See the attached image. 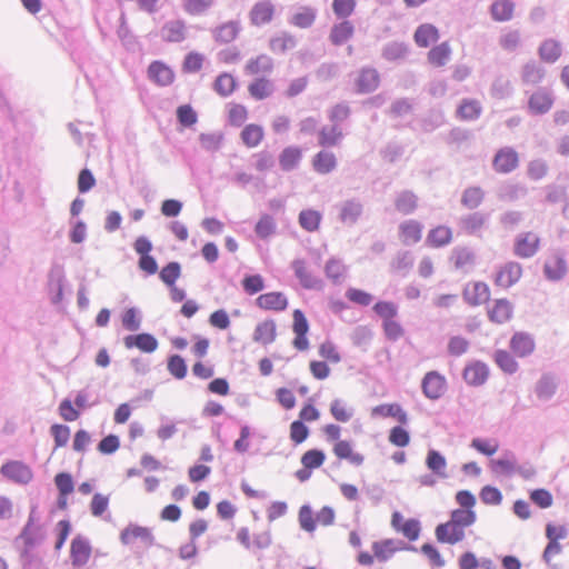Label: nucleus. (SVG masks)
Returning a JSON list of instances; mask_svg holds the SVG:
<instances>
[{
	"instance_id": "28",
	"label": "nucleus",
	"mask_w": 569,
	"mask_h": 569,
	"mask_svg": "<svg viewBox=\"0 0 569 569\" xmlns=\"http://www.w3.org/2000/svg\"><path fill=\"white\" fill-rule=\"evenodd\" d=\"M528 193V189L522 183L506 182L497 189V198L505 202H513Z\"/></svg>"
},
{
	"instance_id": "4",
	"label": "nucleus",
	"mask_w": 569,
	"mask_h": 569,
	"mask_svg": "<svg viewBox=\"0 0 569 569\" xmlns=\"http://www.w3.org/2000/svg\"><path fill=\"white\" fill-rule=\"evenodd\" d=\"M66 282L67 279L63 266L53 262L47 276V290L52 305L58 306L62 302Z\"/></svg>"
},
{
	"instance_id": "2",
	"label": "nucleus",
	"mask_w": 569,
	"mask_h": 569,
	"mask_svg": "<svg viewBox=\"0 0 569 569\" xmlns=\"http://www.w3.org/2000/svg\"><path fill=\"white\" fill-rule=\"evenodd\" d=\"M490 469L493 473L511 477L515 473L525 480H531L536 477L537 470L530 461L517 462L516 453L511 450H505L502 456L490 461Z\"/></svg>"
},
{
	"instance_id": "6",
	"label": "nucleus",
	"mask_w": 569,
	"mask_h": 569,
	"mask_svg": "<svg viewBox=\"0 0 569 569\" xmlns=\"http://www.w3.org/2000/svg\"><path fill=\"white\" fill-rule=\"evenodd\" d=\"M0 473L9 481L26 486L33 479V471L30 466L21 460H9L0 468Z\"/></svg>"
},
{
	"instance_id": "26",
	"label": "nucleus",
	"mask_w": 569,
	"mask_h": 569,
	"mask_svg": "<svg viewBox=\"0 0 569 569\" xmlns=\"http://www.w3.org/2000/svg\"><path fill=\"white\" fill-rule=\"evenodd\" d=\"M160 37L166 42H181L186 39V24L182 20L167 21L161 30Z\"/></svg>"
},
{
	"instance_id": "38",
	"label": "nucleus",
	"mask_w": 569,
	"mask_h": 569,
	"mask_svg": "<svg viewBox=\"0 0 569 569\" xmlns=\"http://www.w3.org/2000/svg\"><path fill=\"white\" fill-rule=\"evenodd\" d=\"M317 13L316 8L303 6L300 11L290 17L289 23L301 29H308L315 23Z\"/></svg>"
},
{
	"instance_id": "47",
	"label": "nucleus",
	"mask_w": 569,
	"mask_h": 569,
	"mask_svg": "<svg viewBox=\"0 0 569 569\" xmlns=\"http://www.w3.org/2000/svg\"><path fill=\"white\" fill-rule=\"evenodd\" d=\"M538 53L542 61L555 63L561 56V46L553 39H547L540 44Z\"/></svg>"
},
{
	"instance_id": "42",
	"label": "nucleus",
	"mask_w": 569,
	"mask_h": 569,
	"mask_svg": "<svg viewBox=\"0 0 569 569\" xmlns=\"http://www.w3.org/2000/svg\"><path fill=\"white\" fill-rule=\"evenodd\" d=\"M272 70L273 60L267 54H259L257 58L250 59L244 67L248 74L271 73Z\"/></svg>"
},
{
	"instance_id": "16",
	"label": "nucleus",
	"mask_w": 569,
	"mask_h": 569,
	"mask_svg": "<svg viewBox=\"0 0 569 569\" xmlns=\"http://www.w3.org/2000/svg\"><path fill=\"white\" fill-rule=\"evenodd\" d=\"M276 8L270 0H260L256 2L250 12V23L256 27L267 24L272 21Z\"/></svg>"
},
{
	"instance_id": "12",
	"label": "nucleus",
	"mask_w": 569,
	"mask_h": 569,
	"mask_svg": "<svg viewBox=\"0 0 569 569\" xmlns=\"http://www.w3.org/2000/svg\"><path fill=\"white\" fill-rule=\"evenodd\" d=\"M521 276V264L517 261H508L497 271L495 284L502 288H510L520 280Z\"/></svg>"
},
{
	"instance_id": "51",
	"label": "nucleus",
	"mask_w": 569,
	"mask_h": 569,
	"mask_svg": "<svg viewBox=\"0 0 569 569\" xmlns=\"http://www.w3.org/2000/svg\"><path fill=\"white\" fill-rule=\"evenodd\" d=\"M417 196L409 190L401 191L395 200L396 209L402 214H410L417 208Z\"/></svg>"
},
{
	"instance_id": "59",
	"label": "nucleus",
	"mask_w": 569,
	"mask_h": 569,
	"mask_svg": "<svg viewBox=\"0 0 569 569\" xmlns=\"http://www.w3.org/2000/svg\"><path fill=\"white\" fill-rule=\"evenodd\" d=\"M451 49L448 42H442L436 47H433L428 52V60L431 64H435L437 67L445 66L448 60L450 59Z\"/></svg>"
},
{
	"instance_id": "21",
	"label": "nucleus",
	"mask_w": 569,
	"mask_h": 569,
	"mask_svg": "<svg viewBox=\"0 0 569 569\" xmlns=\"http://www.w3.org/2000/svg\"><path fill=\"white\" fill-rule=\"evenodd\" d=\"M90 555L91 546L89 540L82 536L73 538L70 548L72 565L76 567L84 566L88 562Z\"/></svg>"
},
{
	"instance_id": "53",
	"label": "nucleus",
	"mask_w": 569,
	"mask_h": 569,
	"mask_svg": "<svg viewBox=\"0 0 569 569\" xmlns=\"http://www.w3.org/2000/svg\"><path fill=\"white\" fill-rule=\"evenodd\" d=\"M249 93L256 100H263L273 92L272 82L266 78H258L248 87Z\"/></svg>"
},
{
	"instance_id": "46",
	"label": "nucleus",
	"mask_w": 569,
	"mask_h": 569,
	"mask_svg": "<svg viewBox=\"0 0 569 569\" xmlns=\"http://www.w3.org/2000/svg\"><path fill=\"white\" fill-rule=\"evenodd\" d=\"M483 200L485 191L478 186H472L463 190L460 201L465 208L475 210L483 202Z\"/></svg>"
},
{
	"instance_id": "55",
	"label": "nucleus",
	"mask_w": 569,
	"mask_h": 569,
	"mask_svg": "<svg viewBox=\"0 0 569 569\" xmlns=\"http://www.w3.org/2000/svg\"><path fill=\"white\" fill-rule=\"evenodd\" d=\"M513 92L511 81L505 76H497L491 84L490 93L496 99L509 98Z\"/></svg>"
},
{
	"instance_id": "22",
	"label": "nucleus",
	"mask_w": 569,
	"mask_h": 569,
	"mask_svg": "<svg viewBox=\"0 0 569 569\" xmlns=\"http://www.w3.org/2000/svg\"><path fill=\"white\" fill-rule=\"evenodd\" d=\"M363 212V204L359 199H349L339 207V220L349 226H353Z\"/></svg>"
},
{
	"instance_id": "35",
	"label": "nucleus",
	"mask_w": 569,
	"mask_h": 569,
	"mask_svg": "<svg viewBox=\"0 0 569 569\" xmlns=\"http://www.w3.org/2000/svg\"><path fill=\"white\" fill-rule=\"evenodd\" d=\"M312 166L318 173H330L337 167L336 156L331 151L321 150L313 157Z\"/></svg>"
},
{
	"instance_id": "39",
	"label": "nucleus",
	"mask_w": 569,
	"mask_h": 569,
	"mask_svg": "<svg viewBox=\"0 0 569 569\" xmlns=\"http://www.w3.org/2000/svg\"><path fill=\"white\" fill-rule=\"evenodd\" d=\"M253 341L263 346L270 345L276 339V322L266 320L257 325L253 331Z\"/></svg>"
},
{
	"instance_id": "45",
	"label": "nucleus",
	"mask_w": 569,
	"mask_h": 569,
	"mask_svg": "<svg viewBox=\"0 0 569 569\" xmlns=\"http://www.w3.org/2000/svg\"><path fill=\"white\" fill-rule=\"evenodd\" d=\"M277 232V222L269 213H262L254 226V233L261 240H267Z\"/></svg>"
},
{
	"instance_id": "62",
	"label": "nucleus",
	"mask_w": 569,
	"mask_h": 569,
	"mask_svg": "<svg viewBox=\"0 0 569 569\" xmlns=\"http://www.w3.org/2000/svg\"><path fill=\"white\" fill-rule=\"evenodd\" d=\"M167 369L176 379H183L187 376L188 367L180 355H171L167 361Z\"/></svg>"
},
{
	"instance_id": "58",
	"label": "nucleus",
	"mask_w": 569,
	"mask_h": 569,
	"mask_svg": "<svg viewBox=\"0 0 569 569\" xmlns=\"http://www.w3.org/2000/svg\"><path fill=\"white\" fill-rule=\"evenodd\" d=\"M263 138V129L258 124H247L241 131L242 142L249 147H257Z\"/></svg>"
},
{
	"instance_id": "29",
	"label": "nucleus",
	"mask_w": 569,
	"mask_h": 569,
	"mask_svg": "<svg viewBox=\"0 0 569 569\" xmlns=\"http://www.w3.org/2000/svg\"><path fill=\"white\" fill-rule=\"evenodd\" d=\"M256 303L259 308L264 310L282 311L287 308L288 300L281 292H268L260 295Z\"/></svg>"
},
{
	"instance_id": "18",
	"label": "nucleus",
	"mask_w": 569,
	"mask_h": 569,
	"mask_svg": "<svg viewBox=\"0 0 569 569\" xmlns=\"http://www.w3.org/2000/svg\"><path fill=\"white\" fill-rule=\"evenodd\" d=\"M509 347L517 357L525 358L533 353L536 343L532 335L519 331L512 335Z\"/></svg>"
},
{
	"instance_id": "33",
	"label": "nucleus",
	"mask_w": 569,
	"mask_h": 569,
	"mask_svg": "<svg viewBox=\"0 0 569 569\" xmlns=\"http://www.w3.org/2000/svg\"><path fill=\"white\" fill-rule=\"evenodd\" d=\"M426 466L435 476L442 479L448 478L446 472L447 460L440 451L430 449L426 457Z\"/></svg>"
},
{
	"instance_id": "10",
	"label": "nucleus",
	"mask_w": 569,
	"mask_h": 569,
	"mask_svg": "<svg viewBox=\"0 0 569 569\" xmlns=\"http://www.w3.org/2000/svg\"><path fill=\"white\" fill-rule=\"evenodd\" d=\"M555 102L551 91L546 88H539L528 100V111L532 116H541L549 112Z\"/></svg>"
},
{
	"instance_id": "11",
	"label": "nucleus",
	"mask_w": 569,
	"mask_h": 569,
	"mask_svg": "<svg viewBox=\"0 0 569 569\" xmlns=\"http://www.w3.org/2000/svg\"><path fill=\"white\" fill-rule=\"evenodd\" d=\"M133 539H139L147 548L156 545L154 536L150 528L130 523L121 531L120 541L123 545H130Z\"/></svg>"
},
{
	"instance_id": "37",
	"label": "nucleus",
	"mask_w": 569,
	"mask_h": 569,
	"mask_svg": "<svg viewBox=\"0 0 569 569\" xmlns=\"http://www.w3.org/2000/svg\"><path fill=\"white\" fill-rule=\"evenodd\" d=\"M413 39L418 47L428 48L432 42L439 39V32L435 26L425 23L417 28Z\"/></svg>"
},
{
	"instance_id": "27",
	"label": "nucleus",
	"mask_w": 569,
	"mask_h": 569,
	"mask_svg": "<svg viewBox=\"0 0 569 569\" xmlns=\"http://www.w3.org/2000/svg\"><path fill=\"white\" fill-rule=\"evenodd\" d=\"M343 139V132L338 124L323 126L318 132V144L323 148L337 147Z\"/></svg>"
},
{
	"instance_id": "40",
	"label": "nucleus",
	"mask_w": 569,
	"mask_h": 569,
	"mask_svg": "<svg viewBox=\"0 0 569 569\" xmlns=\"http://www.w3.org/2000/svg\"><path fill=\"white\" fill-rule=\"evenodd\" d=\"M489 319L496 323H505L512 316V306L507 299H498L488 311Z\"/></svg>"
},
{
	"instance_id": "24",
	"label": "nucleus",
	"mask_w": 569,
	"mask_h": 569,
	"mask_svg": "<svg viewBox=\"0 0 569 569\" xmlns=\"http://www.w3.org/2000/svg\"><path fill=\"white\" fill-rule=\"evenodd\" d=\"M241 31V23L238 20L224 22L212 30V36L218 43H230Z\"/></svg>"
},
{
	"instance_id": "63",
	"label": "nucleus",
	"mask_w": 569,
	"mask_h": 569,
	"mask_svg": "<svg viewBox=\"0 0 569 569\" xmlns=\"http://www.w3.org/2000/svg\"><path fill=\"white\" fill-rule=\"evenodd\" d=\"M330 413L339 422H348L353 417V409L347 408L341 399H335L330 403Z\"/></svg>"
},
{
	"instance_id": "50",
	"label": "nucleus",
	"mask_w": 569,
	"mask_h": 569,
	"mask_svg": "<svg viewBox=\"0 0 569 569\" xmlns=\"http://www.w3.org/2000/svg\"><path fill=\"white\" fill-rule=\"evenodd\" d=\"M296 46V38L286 31L281 32L279 36L272 37L269 41V48L274 53H284Z\"/></svg>"
},
{
	"instance_id": "44",
	"label": "nucleus",
	"mask_w": 569,
	"mask_h": 569,
	"mask_svg": "<svg viewBox=\"0 0 569 569\" xmlns=\"http://www.w3.org/2000/svg\"><path fill=\"white\" fill-rule=\"evenodd\" d=\"M451 239V229L447 226H438L429 231L426 242L430 247L439 248L450 243Z\"/></svg>"
},
{
	"instance_id": "1",
	"label": "nucleus",
	"mask_w": 569,
	"mask_h": 569,
	"mask_svg": "<svg viewBox=\"0 0 569 569\" xmlns=\"http://www.w3.org/2000/svg\"><path fill=\"white\" fill-rule=\"evenodd\" d=\"M477 520L475 510L455 509L447 522L439 523L435 529L436 539L440 543L456 545L465 539V529Z\"/></svg>"
},
{
	"instance_id": "20",
	"label": "nucleus",
	"mask_w": 569,
	"mask_h": 569,
	"mask_svg": "<svg viewBox=\"0 0 569 569\" xmlns=\"http://www.w3.org/2000/svg\"><path fill=\"white\" fill-rule=\"evenodd\" d=\"M127 349L138 348L142 352L151 353L158 348V340L148 332L129 335L123 339Z\"/></svg>"
},
{
	"instance_id": "60",
	"label": "nucleus",
	"mask_w": 569,
	"mask_h": 569,
	"mask_svg": "<svg viewBox=\"0 0 569 569\" xmlns=\"http://www.w3.org/2000/svg\"><path fill=\"white\" fill-rule=\"evenodd\" d=\"M351 114V108L347 101L336 103L328 110V119L332 124L341 126Z\"/></svg>"
},
{
	"instance_id": "41",
	"label": "nucleus",
	"mask_w": 569,
	"mask_h": 569,
	"mask_svg": "<svg viewBox=\"0 0 569 569\" xmlns=\"http://www.w3.org/2000/svg\"><path fill=\"white\" fill-rule=\"evenodd\" d=\"M535 391L539 399L545 401L550 400L557 391V383L553 376L551 373H543L537 381Z\"/></svg>"
},
{
	"instance_id": "9",
	"label": "nucleus",
	"mask_w": 569,
	"mask_h": 569,
	"mask_svg": "<svg viewBox=\"0 0 569 569\" xmlns=\"http://www.w3.org/2000/svg\"><path fill=\"white\" fill-rule=\"evenodd\" d=\"M519 166L518 152L512 147L499 149L492 160V167L498 173H510Z\"/></svg>"
},
{
	"instance_id": "36",
	"label": "nucleus",
	"mask_w": 569,
	"mask_h": 569,
	"mask_svg": "<svg viewBox=\"0 0 569 569\" xmlns=\"http://www.w3.org/2000/svg\"><path fill=\"white\" fill-rule=\"evenodd\" d=\"M333 452L339 459H346L353 466H361L365 461V457L361 453L352 451V447L347 440L336 442Z\"/></svg>"
},
{
	"instance_id": "52",
	"label": "nucleus",
	"mask_w": 569,
	"mask_h": 569,
	"mask_svg": "<svg viewBox=\"0 0 569 569\" xmlns=\"http://www.w3.org/2000/svg\"><path fill=\"white\" fill-rule=\"evenodd\" d=\"M299 224L308 232H315L319 229L322 214L313 209H305L299 213Z\"/></svg>"
},
{
	"instance_id": "57",
	"label": "nucleus",
	"mask_w": 569,
	"mask_h": 569,
	"mask_svg": "<svg viewBox=\"0 0 569 569\" xmlns=\"http://www.w3.org/2000/svg\"><path fill=\"white\" fill-rule=\"evenodd\" d=\"M237 87V80L229 73L219 74L213 83L214 91L221 97H229Z\"/></svg>"
},
{
	"instance_id": "14",
	"label": "nucleus",
	"mask_w": 569,
	"mask_h": 569,
	"mask_svg": "<svg viewBox=\"0 0 569 569\" xmlns=\"http://www.w3.org/2000/svg\"><path fill=\"white\" fill-rule=\"evenodd\" d=\"M355 84L357 93H371L380 84V74L376 68L363 67L359 70Z\"/></svg>"
},
{
	"instance_id": "15",
	"label": "nucleus",
	"mask_w": 569,
	"mask_h": 569,
	"mask_svg": "<svg viewBox=\"0 0 569 569\" xmlns=\"http://www.w3.org/2000/svg\"><path fill=\"white\" fill-rule=\"evenodd\" d=\"M489 367L487 363L477 360L468 363L462 372V378L467 385L480 387L485 385L489 378Z\"/></svg>"
},
{
	"instance_id": "34",
	"label": "nucleus",
	"mask_w": 569,
	"mask_h": 569,
	"mask_svg": "<svg viewBox=\"0 0 569 569\" xmlns=\"http://www.w3.org/2000/svg\"><path fill=\"white\" fill-rule=\"evenodd\" d=\"M545 73V68L531 60L522 67L521 80L525 84L536 86L542 81Z\"/></svg>"
},
{
	"instance_id": "43",
	"label": "nucleus",
	"mask_w": 569,
	"mask_h": 569,
	"mask_svg": "<svg viewBox=\"0 0 569 569\" xmlns=\"http://www.w3.org/2000/svg\"><path fill=\"white\" fill-rule=\"evenodd\" d=\"M496 365L507 375H513L518 371L519 365L515 357L507 350L497 349L492 356Z\"/></svg>"
},
{
	"instance_id": "17",
	"label": "nucleus",
	"mask_w": 569,
	"mask_h": 569,
	"mask_svg": "<svg viewBox=\"0 0 569 569\" xmlns=\"http://www.w3.org/2000/svg\"><path fill=\"white\" fill-rule=\"evenodd\" d=\"M291 269L302 288L307 290L321 288L322 281L307 269L306 261L303 259H295L291 262Z\"/></svg>"
},
{
	"instance_id": "3",
	"label": "nucleus",
	"mask_w": 569,
	"mask_h": 569,
	"mask_svg": "<svg viewBox=\"0 0 569 569\" xmlns=\"http://www.w3.org/2000/svg\"><path fill=\"white\" fill-rule=\"evenodd\" d=\"M37 520V507L33 506L30 510L26 525L16 538V542L22 540L23 548L33 549L34 547L41 545L46 538L43 527L39 523H36Z\"/></svg>"
},
{
	"instance_id": "54",
	"label": "nucleus",
	"mask_w": 569,
	"mask_h": 569,
	"mask_svg": "<svg viewBox=\"0 0 569 569\" xmlns=\"http://www.w3.org/2000/svg\"><path fill=\"white\" fill-rule=\"evenodd\" d=\"M456 269H462L466 266H472L476 262L475 252L467 247H456L452 250L451 258Z\"/></svg>"
},
{
	"instance_id": "56",
	"label": "nucleus",
	"mask_w": 569,
	"mask_h": 569,
	"mask_svg": "<svg viewBox=\"0 0 569 569\" xmlns=\"http://www.w3.org/2000/svg\"><path fill=\"white\" fill-rule=\"evenodd\" d=\"M446 122V117L442 110L440 109H431L426 114V117L421 120V129L425 132H432L436 129L443 126Z\"/></svg>"
},
{
	"instance_id": "8",
	"label": "nucleus",
	"mask_w": 569,
	"mask_h": 569,
	"mask_svg": "<svg viewBox=\"0 0 569 569\" xmlns=\"http://www.w3.org/2000/svg\"><path fill=\"white\" fill-rule=\"evenodd\" d=\"M540 249V238L531 232H520L515 238L513 242V254L522 258H532Z\"/></svg>"
},
{
	"instance_id": "30",
	"label": "nucleus",
	"mask_w": 569,
	"mask_h": 569,
	"mask_svg": "<svg viewBox=\"0 0 569 569\" xmlns=\"http://www.w3.org/2000/svg\"><path fill=\"white\" fill-rule=\"evenodd\" d=\"M457 117L463 121H475L482 113V106L476 99H462L457 108Z\"/></svg>"
},
{
	"instance_id": "19",
	"label": "nucleus",
	"mask_w": 569,
	"mask_h": 569,
	"mask_svg": "<svg viewBox=\"0 0 569 569\" xmlns=\"http://www.w3.org/2000/svg\"><path fill=\"white\" fill-rule=\"evenodd\" d=\"M148 78L158 86L166 87L173 82L174 72L164 62L156 60L148 67Z\"/></svg>"
},
{
	"instance_id": "13",
	"label": "nucleus",
	"mask_w": 569,
	"mask_h": 569,
	"mask_svg": "<svg viewBox=\"0 0 569 569\" xmlns=\"http://www.w3.org/2000/svg\"><path fill=\"white\" fill-rule=\"evenodd\" d=\"M490 219L489 212L475 211L459 219L460 229L469 236H478Z\"/></svg>"
},
{
	"instance_id": "7",
	"label": "nucleus",
	"mask_w": 569,
	"mask_h": 569,
	"mask_svg": "<svg viewBox=\"0 0 569 569\" xmlns=\"http://www.w3.org/2000/svg\"><path fill=\"white\" fill-rule=\"evenodd\" d=\"M568 271L566 253L561 249H555L547 257L543 264V276L547 280L557 282L565 278Z\"/></svg>"
},
{
	"instance_id": "32",
	"label": "nucleus",
	"mask_w": 569,
	"mask_h": 569,
	"mask_svg": "<svg viewBox=\"0 0 569 569\" xmlns=\"http://www.w3.org/2000/svg\"><path fill=\"white\" fill-rule=\"evenodd\" d=\"M355 33V27L349 20H343L332 26L329 39L333 46H342Z\"/></svg>"
},
{
	"instance_id": "49",
	"label": "nucleus",
	"mask_w": 569,
	"mask_h": 569,
	"mask_svg": "<svg viewBox=\"0 0 569 569\" xmlns=\"http://www.w3.org/2000/svg\"><path fill=\"white\" fill-rule=\"evenodd\" d=\"M515 4L510 0H497L490 6V13L495 21H509L513 14Z\"/></svg>"
},
{
	"instance_id": "23",
	"label": "nucleus",
	"mask_w": 569,
	"mask_h": 569,
	"mask_svg": "<svg viewBox=\"0 0 569 569\" xmlns=\"http://www.w3.org/2000/svg\"><path fill=\"white\" fill-rule=\"evenodd\" d=\"M490 298L489 287L485 282H473L463 289V299L471 306L485 303Z\"/></svg>"
},
{
	"instance_id": "31",
	"label": "nucleus",
	"mask_w": 569,
	"mask_h": 569,
	"mask_svg": "<svg viewBox=\"0 0 569 569\" xmlns=\"http://www.w3.org/2000/svg\"><path fill=\"white\" fill-rule=\"evenodd\" d=\"M302 159V151L299 147L290 146L286 147L279 154L280 168L286 171L295 170Z\"/></svg>"
},
{
	"instance_id": "48",
	"label": "nucleus",
	"mask_w": 569,
	"mask_h": 569,
	"mask_svg": "<svg viewBox=\"0 0 569 569\" xmlns=\"http://www.w3.org/2000/svg\"><path fill=\"white\" fill-rule=\"evenodd\" d=\"M422 224L417 220H408L400 224V233L403 237V242L408 243H417L421 239L422 234Z\"/></svg>"
},
{
	"instance_id": "64",
	"label": "nucleus",
	"mask_w": 569,
	"mask_h": 569,
	"mask_svg": "<svg viewBox=\"0 0 569 569\" xmlns=\"http://www.w3.org/2000/svg\"><path fill=\"white\" fill-rule=\"evenodd\" d=\"M298 521L302 530L309 533H312L316 530V518L313 517V511L310 505H303L300 507Z\"/></svg>"
},
{
	"instance_id": "25",
	"label": "nucleus",
	"mask_w": 569,
	"mask_h": 569,
	"mask_svg": "<svg viewBox=\"0 0 569 569\" xmlns=\"http://www.w3.org/2000/svg\"><path fill=\"white\" fill-rule=\"evenodd\" d=\"M410 53V46L403 41L387 42L381 50V57L389 62L405 60Z\"/></svg>"
},
{
	"instance_id": "61",
	"label": "nucleus",
	"mask_w": 569,
	"mask_h": 569,
	"mask_svg": "<svg viewBox=\"0 0 569 569\" xmlns=\"http://www.w3.org/2000/svg\"><path fill=\"white\" fill-rule=\"evenodd\" d=\"M181 276V266L177 261L167 263L159 272V278L168 287L176 284V281Z\"/></svg>"
},
{
	"instance_id": "5",
	"label": "nucleus",
	"mask_w": 569,
	"mask_h": 569,
	"mask_svg": "<svg viewBox=\"0 0 569 569\" xmlns=\"http://www.w3.org/2000/svg\"><path fill=\"white\" fill-rule=\"evenodd\" d=\"M448 390L446 377L437 370L426 372L421 380L422 395L431 400L437 401L445 396Z\"/></svg>"
}]
</instances>
